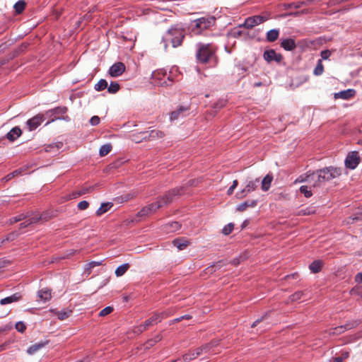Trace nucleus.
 Here are the masks:
<instances>
[{"label": "nucleus", "instance_id": "nucleus-1", "mask_svg": "<svg viewBox=\"0 0 362 362\" xmlns=\"http://www.w3.org/2000/svg\"><path fill=\"white\" fill-rule=\"evenodd\" d=\"M341 174V170L339 168L327 167L313 172L300 175L296 182H305L310 183L313 187L320 186L322 183L328 182L334 179Z\"/></svg>", "mask_w": 362, "mask_h": 362}, {"label": "nucleus", "instance_id": "nucleus-2", "mask_svg": "<svg viewBox=\"0 0 362 362\" xmlns=\"http://www.w3.org/2000/svg\"><path fill=\"white\" fill-rule=\"evenodd\" d=\"M180 194H181L180 189H174L171 191H169L163 197L158 199L156 203H153L147 206L144 207L140 211L138 212L137 216H146L156 212L157 209L171 203L173 197Z\"/></svg>", "mask_w": 362, "mask_h": 362}, {"label": "nucleus", "instance_id": "nucleus-3", "mask_svg": "<svg viewBox=\"0 0 362 362\" xmlns=\"http://www.w3.org/2000/svg\"><path fill=\"white\" fill-rule=\"evenodd\" d=\"M185 37V31L177 27H172L165 34L162 39L165 49H167L168 43L170 42L173 47L180 46Z\"/></svg>", "mask_w": 362, "mask_h": 362}, {"label": "nucleus", "instance_id": "nucleus-4", "mask_svg": "<svg viewBox=\"0 0 362 362\" xmlns=\"http://www.w3.org/2000/svg\"><path fill=\"white\" fill-rule=\"evenodd\" d=\"M216 18L214 16L202 17L194 21L192 25V32L196 35L201 33L202 30L207 29L215 23Z\"/></svg>", "mask_w": 362, "mask_h": 362}, {"label": "nucleus", "instance_id": "nucleus-5", "mask_svg": "<svg viewBox=\"0 0 362 362\" xmlns=\"http://www.w3.org/2000/svg\"><path fill=\"white\" fill-rule=\"evenodd\" d=\"M132 136L136 142H140L142 140L154 141L163 138L164 133L158 129H151L140 132L138 135L134 134Z\"/></svg>", "mask_w": 362, "mask_h": 362}, {"label": "nucleus", "instance_id": "nucleus-6", "mask_svg": "<svg viewBox=\"0 0 362 362\" xmlns=\"http://www.w3.org/2000/svg\"><path fill=\"white\" fill-rule=\"evenodd\" d=\"M197 57L199 62L206 63L213 56L214 49L210 44L197 45Z\"/></svg>", "mask_w": 362, "mask_h": 362}, {"label": "nucleus", "instance_id": "nucleus-7", "mask_svg": "<svg viewBox=\"0 0 362 362\" xmlns=\"http://www.w3.org/2000/svg\"><path fill=\"white\" fill-rule=\"evenodd\" d=\"M360 156L358 151H351L348 153L345 159V165L347 168L354 170L360 163Z\"/></svg>", "mask_w": 362, "mask_h": 362}, {"label": "nucleus", "instance_id": "nucleus-8", "mask_svg": "<svg viewBox=\"0 0 362 362\" xmlns=\"http://www.w3.org/2000/svg\"><path fill=\"white\" fill-rule=\"evenodd\" d=\"M164 315V313H156L153 315L151 317L146 320L144 324L139 326V331L140 332L145 331L148 327L156 324L158 322H160Z\"/></svg>", "mask_w": 362, "mask_h": 362}, {"label": "nucleus", "instance_id": "nucleus-9", "mask_svg": "<svg viewBox=\"0 0 362 362\" xmlns=\"http://www.w3.org/2000/svg\"><path fill=\"white\" fill-rule=\"evenodd\" d=\"M152 77L156 81H158V85L161 86H168L169 83L168 81H171L169 76L163 70L154 71L152 74Z\"/></svg>", "mask_w": 362, "mask_h": 362}, {"label": "nucleus", "instance_id": "nucleus-10", "mask_svg": "<svg viewBox=\"0 0 362 362\" xmlns=\"http://www.w3.org/2000/svg\"><path fill=\"white\" fill-rule=\"evenodd\" d=\"M266 21V18L262 16H254L252 17L247 18L245 21L243 25H241V26H244L246 28H252L255 27L257 25H259L264 21Z\"/></svg>", "mask_w": 362, "mask_h": 362}, {"label": "nucleus", "instance_id": "nucleus-11", "mask_svg": "<svg viewBox=\"0 0 362 362\" xmlns=\"http://www.w3.org/2000/svg\"><path fill=\"white\" fill-rule=\"evenodd\" d=\"M45 116L42 114H38L27 121V126L29 131H33L37 129L45 120Z\"/></svg>", "mask_w": 362, "mask_h": 362}, {"label": "nucleus", "instance_id": "nucleus-12", "mask_svg": "<svg viewBox=\"0 0 362 362\" xmlns=\"http://www.w3.org/2000/svg\"><path fill=\"white\" fill-rule=\"evenodd\" d=\"M258 183H259V179H256L255 180L250 181L247 183V185L245 186V187L241 192L237 193L236 196L238 198H243L248 193L254 191L257 188Z\"/></svg>", "mask_w": 362, "mask_h": 362}, {"label": "nucleus", "instance_id": "nucleus-13", "mask_svg": "<svg viewBox=\"0 0 362 362\" xmlns=\"http://www.w3.org/2000/svg\"><path fill=\"white\" fill-rule=\"evenodd\" d=\"M125 71V66L122 62H117L112 65L109 69V74L112 77L121 76Z\"/></svg>", "mask_w": 362, "mask_h": 362}, {"label": "nucleus", "instance_id": "nucleus-14", "mask_svg": "<svg viewBox=\"0 0 362 362\" xmlns=\"http://www.w3.org/2000/svg\"><path fill=\"white\" fill-rule=\"evenodd\" d=\"M264 59L267 62L275 61L280 62L282 59V56L280 54L276 53L274 49L266 50L264 52Z\"/></svg>", "mask_w": 362, "mask_h": 362}, {"label": "nucleus", "instance_id": "nucleus-15", "mask_svg": "<svg viewBox=\"0 0 362 362\" xmlns=\"http://www.w3.org/2000/svg\"><path fill=\"white\" fill-rule=\"evenodd\" d=\"M37 300L45 303L49 300L52 298L51 290L48 288H42L37 292Z\"/></svg>", "mask_w": 362, "mask_h": 362}, {"label": "nucleus", "instance_id": "nucleus-16", "mask_svg": "<svg viewBox=\"0 0 362 362\" xmlns=\"http://www.w3.org/2000/svg\"><path fill=\"white\" fill-rule=\"evenodd\" d=\"M356 94V90L354 89H347L345 90H341L339 93H334L335 98H341L344 100H348L353 98Z\"/></svg>", "mask_w": 362, "mask_h": 362}, {"label": "nucleus", "instance_id": "nucleus-17", "mask_svg": "<svg viewBox=\"0 0 362 362\" xmlns=\"http://www.w3.org/2000/svg\"><path fill=\"white\" fill-rule=\"evenodd\" d=\"M188 107L185 106H180L177 110L173 111L170 115V119L171 121L176 120L185 115V113L188 111Z\"/></svg>", "mask_w": 362, "mask_h": 362}, {"label": "nucleus", "instance_id": "nucleus-18", "mask_svg": "<svg viewBox=\"0 0 362 362\" xmlns=\"http://www.w3.org/2000/svg\"><path fill=\"white\" fill-rule=\"evenodd\" d=\"M21 298V294L18 293H14V294L10 296H8V297H6L4 298H2L0 300V304L2 305H6V304L15 303V302L18 301Z\"/></svg>", "mask_w": 362, "mask_h": 362}, {"label": "nucleus", "instance_id": "nucleus-19", "mask_svg": "<svg viewBox=\"0 0 362 362\" xmlns=\"http://www.w3.org/2000/svg\"><path fill=\"white\" fill-rule=\"evenodd\" d=\"M21 129L18 127L12 128L6 134V138L11 141H13L21 135Z\"/></svg>", "mask_w": 362, "mask_h": 362}, {"label": "nucleus", "instance_id": "nucleus-20", "mask_svg": "<svg viewBox=\"0 0 362 362\" xmlns=\"http://www.w3.org/2000/svg\"><path fill=\"white\" fill-rule=\"evenodd\" d=\"M173 244L179 250H182L189 245V241L186 238L175 239L173 241Z\"/></svg>", "mask_w": 362, "mask_h": 362}, {"label": "nucleus", "instance_id": "nucleus-21", "mask_svg": "<svg viewBox=\"0 0 362 362\" xmlns=\"http://www.w3.org/2000/svg\"><path fill=\"white\" fill-rule=\"evenodd\" d=\"M281 45L284 49L287 51H292L296 48V42L294 40L291 38L283 40L281 41Z\"/></svg>", "mask_w": 362, "mask_h": 362}, {"label": "nucleus", "instance_id": "nucleus-22", "mask_svg": "<svg viewBox=\"0 0 362 362\" xmlns=\"http://www.w3.org/2000/svg\"><path fill=\"white\" fill-rule=\"evenodd\" d=\"M356 325V322H354L351 324L348 323L345 325L337 327L333 329L332 334H339L344 332L346 329H351L352 327H355Z\"/></svg>", "mask_w": 362, "mask_h": 362}, {"label": "nucleus", "instance_id": "nucleus-23", "mask_svg": "<svg viewBox=\"0 0 362 362\" xmlns=\"http://www.w3.org/2000/svg\"><path fill=\"white\" fill-rule=\"evenodd\" d=\"M45 219L42 216H39L37 214H35V216H32L31 218H29L28 220L24 221L23 223H21V228H25L33 223H35L40 220Z\"/></svg>", "mask_w": 362, "mask_h": 362}, {"label": "nucleus", "instance_id": "nucleus-24", "mask_svg": "<svg viewBox=\"0 0 362 362\" xmlns=\"http://www.w3.org/2000/svg\"><path fill=\"white\" fill-rule=\"evenodd\" d=\"M273 176L272 175H267L262 180V189L264 192L269 190L271 187Z\"/></svg>", "mask_w": 362, "mask_h": 362}, {"label": "nucleus", "instance_id": "nucleus-25", "mask_svg": "<svg viewBox=\"0 0 362 362\" xmlns=\"http://www.w3.org/2000/svg\"><path fill=\"white\" fill-rule=\"evenodd\" d=\"M257 204L256 200L246 201L237 206V211H244L247 207H255Z\"/></svg>", "mask_w": 362, "mask_h": 362}, {"label": "nucleus", "instance_id": "nucleus-26", "mask_svg": "<svg viewBox=\"0 0 362 362\" xmlns=\"http://www.w3.org/2000/svg\"><path fill=\"white\" fill-rule=\"evenodd\" d=\"M112 206L113 204L112 202L103 203L96 211L97 216L103 215V214L108 211Z\"/></svg>", "mask_w": 362, "mask_h": 362}, {"label": "nucleus", "instance_id": "nucleus-27", "mask_svg": "<svg viewBox=\"0 0 362 362\" xmlns=\"http://www.w3.org/2000/svg\"><path fill=\"white\" fill-rule=\"evenodd\" d=\"M279 35V30H276V29L270 30L267 33V40L269 42H274L276 40H277Z\"/></svg>", "mask_w": 362, "mask_h": 362}, {"label": "nucleus", "instance_id": "nucleus-28", "mask_svg": "<svg viewBox=\"0 0 362 362\" xmlns=\"http://www.w3.org/2000/svg\"><path fill=\"white\" fill-rule=\"evenodd\" d=\"M67 108L66 107H57L52 110H50L46 112L48 115H64L66 112Z\"/></svg>", "mask_w": 362, "mask_h": 362}, {"label": "nucleus", "instance_id": "nucleus-29", "mask_svg": "<svg viewBox=\"0 0 362 362\" xmlns=\"http://www.w3.org/2000/svg\"><path fill=\"white\" fill-rule=\"evenodd\" d=\"M45 343L43 342H40V343H37V344H35L32 346H30L28 349V354H34L35 353H36L37 351H38L40 349H41L42 347H44L45 346Z\"/></svg>", "mask_w": 362, "mask_h": 362}, {"label": "nucleus", "instance_id": "nucleus-30", "mask_svg": "<svg viewBox=\"0 0 362 362\" xmlns=\"http://www.w3.org/2000/svg\"><path fill=\"white\" fill-rule=\"evenodd\" d=\"M308 185H303L300 187V191L303 193L305 197L308 198L313 195L311 187H313L310 183H308Z\"/></svg>", "mask_w": 362, "mask_h": 362}, {"label": "nucleus", "instance_id": "nucleus-31", "mask_svg": "<svg viewBox=\"0 0 362 362\" xmlns=\"http://www.w3.org/2000/svg\"><path fill=\"white\" fill-rule=\"evenodd\" d=\"M322 266V262L319 261V260H316L310 264L309 268L312 271L313 273H317L320 271Z\"/></svg>", "mask_w": 362, "mask_h": 362}, {"label": "nucleus", "instance_id": "nucleus-32", "mask_svg": "<svg viewBox=\"0 0 362 362\" xmlns=\"http://www.w3.org/2000/svg\"><path fill=\"white\" fill-rule=\"evenodd\" d=\"M129 264L126 263V264H123L120 266H119L116 270H115V275L117 276H122L123 274H124V273L127 271V269H129Z\"/></svg>", "mask_w": 362, "mask_h": 362}, {"label": "nucleus", "instance_id": "nucleus-33", "mask_svg": "<svg viewBox=\"0 0 362 362\" xmlns=\"http://www.w3.org/2000/svg\"><path fill=\"white\" fill-rule=\"evenodd\" d=\"M112 150V146L110 144L103 145L99 150V154L100 156H105L107 155Z\"/></svg>", "mask_w": 362, "mask_h": 362}, {"label": "nucleus", "instance_id": "nucleus-34", "mask_svg": "<svg viewBox=\"0 0 362 362\" xmlns=\"http://www.w3.org/2000/svg\"><path fill=\"white\" fill-rule=\"evenodd\" d=\"M323 71H324V66L322 64V59H319L317 61L315 68L314 69L313 74L315 76H320L322 74Z\"/></svg>", "mask_w": 362, "mask_h": 362}, {"label": "nucleus", "instance_id": "nucleus-35", "mask_svg": "<svg viewBox=\"0 0 362 362\" xmlns=\"http://www.w3.org/2000/svg\"><path fill=\"white\" fill-rule=\"evenodd\" d=\"M107 88L110 93L114 94L119 90V85L117 82L112 81L110 83V86L107 85Z\"/></svg>", "mask_w": 362, "mask_h": 362}, {"label": "nucleus", "instance_id": "nucleus-36", "mask_svg": "<svg viewBox=\"0 0 362 362\" xmlns=\"http://www.w3.org/2000/svg\"><path fill=\"white\" fill-rule=\"evenodd\" d=\"M107 88V82L105 79H100L95 85V89L97 91H101Z\"/></svg>", "mask_w": 362, "mask_h": 362}, {"label": "nucleus", "instance_id": "nucleus-37", "mask_svg": "<svg viewBox=\"0 0 362 362\" xmlns=\"http://www.w3.org/2000/svg\"><path fill=\"white\" fill-rule=\"evenodd\" d=\"M71 313V310H62L55 313L58 319L60 320H64L68 318L70 316Z\"/></svg>", "mask_w": 362, "mask_h": 362}, {"label": "nucleus", "instance_id": "nucleus-38", "mask_svg": "<svg viewBox=\"0 0 362 362\" xmlns=\"http://www.w3.org/2000/svg\"><path fill=\"white\" fill-rule=\"evenodd\" d=\"M25 6V2L23 0H19L14 5V9L17 13L23 12Z\"/></svg>", "mask_w": 362, "mask_h": 362}, {"label": "nucleus", "instance_id": "nucleus-39", "mask_svg": "<svg viewBox=\"0 0 362 362\" xmlns=\"http://www.w3.org/2000/svg\"><path fill=\"white\" fill-rule=\"evenodd\" d=\"M93 189V187H83L81 190L74 192L73 197L76 198L81 195L85 194L86 193H89Z\"/></svg>", "mask_w": 362, "mask_h": 362}, {"label": "nucleus", "instance_id": "nucleus-40", "mask_svg": "<svg viewBox=\"0 0 362 362\" xmlns=\"http://www.w3.org/2000/svg\"><path fill=\"white\" fill-rule=\"evenodd\" d=\"M196 358L197 356L194 354V351H190L187 354H184L182 356L184 362H189Z\"/></svg>", "mask_w": 362, "mask_h": 362}, {"label": "nucleus", "instance_id": "nucleus-41", "mask_svg": "<svg viewBox=\"0 0 362 362\" xmlns=\"http://www.w3.org/2000/svg\"><path fill=\"white\" fill-rule=\"evenodd\" d=\"M168 227H169V228H168L169 232H175L180 228V224L178 222H172Z\"/></svg>", "mask_w": 362, "mask_h": 362}, {"label": "nucleus", "instance_id": "nucleus-42", "mask_svg": "<svg viewBox=\"0 0 362 362\" xmlns=\"http://www.w3.org/2000/svg\"><path fill=\"white\" fill-rule=\"evenodd\" d=\"M102 264V262H91L89 264L86 265V270L88 272V274L91 272V269L94 268L95 267L99 266Z\"/></svg>", "mask_w": 362, "mask_h": 362}, {"label": "nucleus", "instance_id": "nucleus-43", "mask_svg": "<svg viewBox=\"0 0 362 362\" xmlns=\"http://www.w3.org/2000/svg\"><path fill=\"white\" fill-rule=\"evenodd\" d=\"M234 225L233 223H228L222 230L223 234L227 235H229L233 230Z\"/></svg>", "mask_w": 362, "mask_h": 362}, {"label": "nucleus", "instance_id": "nucleus-44", "mask_svg": "<svg viewBox=\"0 0 362 362\" xmlns=\"http://www.w3.org/2000/svg\"><path fill=\"white\" fill-rule=\"evenodd\" d=\"M112 311H113V308L111 306H107V307L105 308L104 309H103L100 312L99 316H100V317L106 316V315L110 314Z\"/></svg>", "mask_w": 362, "mask_h": 362}, {"label": "nucleus", "instance_id": "nucleus-45", "mask_svg": "<svg viewBox=\"0 0 362 362\" xmlns=\"http://www.w3.org/2000/svg\"><path fill=\"white\" fill-rule=\"evenodd\" d=\"M303 295V293L302 291H297L290 296V300L292 302L297 301L302 298Z\"/></svg>", "mask_w": 362, "mask_h": 362}, {"label": "nucleus", "instance_id": "nucleus-46", "mask_svg": "<svg viewBox=\"0 0 362 362\" xmlns=\"http://www.w3.org/2000/svg\"><path fill=\"white\" fill-rule=\"evenodd\" d=\"M16 329L23 333L24 332V331L26 329V326L25 325L23 322H18L16 324Z\"/></svg>", "mask_w": 362, "mask_h": 362}, {"label": "nucleus", "instance_id": "nucleus-47", "mask_svg": "<svg viewBox=\"0 0 362 362\" xmlns=\"http://www.w3.org/2000/svg\"><path fill=\"white\" fill-rule=\"evenodd\" d=\"M351 293L352 295H360L362 296V287L356 286L351 290Z\"/></svg>", "mask_w": 362, "mask_h": 362}, {"label": "nucleus", "instance_id": "nucleus-48", "mask_svg": "<svg viewBox=\"0 0 362 362\" xmlns=\"http://www.w3.org/2000/svg\"><path fill=\"white\" fill-rule=\"evenodd\" d=\"M89 206V203L87 201H81L78 204V208L80 210H85Z\"/></svg>", "mask_w": 362, "mask_h": 362}, {"label": "nucleus", "instance_id": "nucleus-49", "mask_svg": "<svg viewBox=\"0 0 362 362\" xmlns=\"http://www.w3.org/2000/svg\"><path fill=\"white\" fill-rule=\"evenodd\" d=\"M331 55V52L329 50H323L321 52V54H320V56H321V59H329V57H330Z\"/></svg>", "mask_w": 362, "mask_h": 362}, {"label": "nucleus", "instance_id": "nucleus-50", "mask_svg": "<svg viewBox=\"0 0 362 362\" xmlns=\"http://www.w3.org/2000/svg\"><path fill=\"white\" fill-rule=\"evenodd\" d=\"M237 186H238V181L236 180H235L233 182V185L228 189V192H227L228 194V195L232 194L233 191H234V189L236 188Z\"/></svg>", "mask_w": 362, "mask_h": 362}, {"label": "nucleus", "instance_id": "nucleus-51", "mask_svg": "<svg viewBox=\"0 0 362 362\" xmlns=\"http://www.w3.org/2000/svg\"><path fill=\"white\" fill-rule=\"evenodd\" d=\"M100 118L98 116H93L90 119V123L93 126L98 125L100 123Z\"/></svg>", "mask_w": 362, "mask_h": 362}, {"label": "nucleus", "instance_id": "nucleus-52", "mask_svg": "<svg viewBox=\"0 0 362 362\" xmlns=\"http://www.w3.org/2000/svg\"><path fill=\"white\" fill-rule=\"evenodd\" d=\"M23 218H24L23 215H19L18 216L13 217L10 219V223L12 224V223H16L18 221L23 220Z\"/></svg>", "mask_w": 362, "mask_h": 362}, {"label": "nucleus", "instance_id": "nucleus-53", "mask_svg": "<svg viewBox=\"0 0 362 362\" xmlns=\"http://www.w3.org/2000/svg\"><path fill=\"white\" fill-rule=\"evenodd\" d=\"M202 348L204 353H210L211 351V344H206L202 346Z\"/></svg>", "mask_w": 362, "mask_h": 362}, {"label": "nucleus", "instance_id": "nucleus-54", "mask_svg": "<svg viewBox=\"0 0 362 362\" xmlns=\"http://www.w3.org/2000/svg\"><path fill=\"white\" fill-rule=\"evenodd\" d=\"M20 174V171L18 170H16L10 174H8L5 178L6 179V180H11L12 177L18 175Z\"/></svg>", "mask_w": 362, "mask_h": 362}, {"label": "nucleus", "instance_id": "nucleus-55", "mask_svg": "<svg viewBox=\"0 0 362 362\" xmlns=\"http://www.w3.org/2000/svg\"><path fill=\"white\" fill-rule=\"evenodd\" d=\"M355 281L360 284L362 282V273H358L355 276Z\"/></svg>", "mask_w": 362, "mask_h": 362}, {"label": "nucleus", "instance_id": "nucleus-56", "mask_svg": "<svg viewBox=\"0 0 362 362\" xmlns=\"http://www.w3.org/2000/svg\"><path fill=\"white\" fill-rule=\"evenodd\" d=\"M247 257L245 256L244 257H243L242 256H240L239 258L238 259H235L233 261V264H234L235 265H237L238 264H240V262L241 261H243V259H246Z\"/></svg>", "mask_w": 362, "mask_h": 362}, {"label": "nucleus", "instance_id": "nucleus-57", "mask_svg": "<svg viewBox=\"0 0 362 362\" xmlns=\"http://www.w3.org/2000/svg\"><path fill=\"white\" fill-rule=\"evenodd\" d=\"M204 352H203V350H202V346L200 347H198L195 351H194V354L196 355L197 357H198L199 356H200L201 354H202Z\"/></svg>", "mask_w": 362, "mask_h": 362}, {"label": "nucleus", "instance_id": "nucleus-58", "mask_svg": "<svg viewBox=\"0 0 362 362\" xmlns=\"http://www.w3.org/2000/svg\"><path fill=\"white\" fill-rule=\"evenodd\" d=\"M226 104V100H221L216 105V108H221L223 107Z\"/></svg>", "mask_w": 362, "mask_h": 362}, {"label": "nucleus", "instance_id": "nucleus-59", "mask_svg": "<svg viewBox=\"0 0 362 362\" xmlns=\"http://www.w3.org/2000/svg\"><path fill=\"white\" fill-rule=\"evenodd\" d=\"M209 344H211V349H212L213 348H214L218 345V341L213 340L210 343H209Z\"/></svg>", "mask_w": 362, "mask_h": 362}, {"label": "nucleus", "instance_id": "nucleus-60", "mask_svg": "<svg viewBox=\"0 0 362 362\" xmlns=\"http://www.w3.org/2000/svg\"><path fill=\"white\" fill-rule=\"evenodd\" d=\"M15 238V234H10L8 235L6 238H4L3 240H5V242L6 241H10V240H13Z\"/></svg>", "mask_w": 362, "mask_h": 362}, {"label": "nucleus", "instance_id": "nucleus-61", "mask_svg": "<svg viewBox=\"0 0 362 362\" xmlns=\"http://www.w3.org/2000/svg\"><path fill=\"white\" fill-rule=\"evenodd\" d=\"M264 317H261V318H259V319L256 320L252 323V327H254L257 326L259 323H260V322L263 320Z\"/></svg>", "mask_w": 362, "mask_h": 362}, {"label": "nucleus", "instance_id": "nucleus-62", "mask_svg": "<svg viewBox=\"0 0 362 362\" xmlns=\"http://www.w3.org/2000/svg\"><path fill=\"white\" fill-rule=\"evenodd\" d=\"M349 219H350V220H349V221H347V223H353V222H354V221H355V220H358V219H359V217H358V216H355V217H354V218H350Z\"/></svg>", "mask_w": 362, "mask_h": 362}, {"label": "nucleus", "instance_id": "nucleus-63", "mask_svg": "<svg viewBox=\"0 0 362 362\" xmlns=\"http://www.w3.org/2000/svg\"><path fill=\"white\" fill-rule=\"evenodd\" d=\"M334 362H343L342 357H336L334 358Z\"/></svg>", "mask_w": 362, "mask_h": 362}, {"label": "nucleus", "instance_id": "nucleus-64", "mask_svg": "<svg viewBox=\"0 0 362 362\" xmlns=\"http://www.w3.org/2000/svg\"><path fill=\"white\" fill-rule=\"evenodd\" d=\"M342 356H342L343 359H344V358H348V357H349V353H348V352H345V353H344V354H342Z\"/></svg>", "mask_w": 362, "mask_h": 362}]
</instances>
